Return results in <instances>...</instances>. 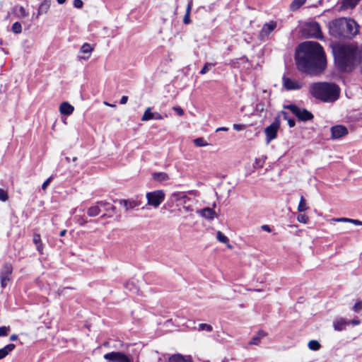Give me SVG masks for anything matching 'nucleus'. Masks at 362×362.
I'll return each instance as SVG.
<instances>
[{"instance_id": "obj_1", "label": "nucleus", "mask_w": 362, "mask_h": 362, "mask_svg": "<svg viewBox=\"0 0 362 362\" xmlns=\"http://www.w3.org/2000/svg\"><path fill=\"white\" fill-rule=\"evenodd\" d=\"M296 61L298 69L310 75H318L327 67L323 47L317 42L306 41L297 49Z\"/></svg>"}, {"instance_id": "obj_2", "label": "nucleus", "mask_w": 362, "mask_h": 362, "mask_svg": "<svg viewBox=\"0 0 362 362\" xmlns=\"http://www.w3.org/2000/svg\"><path fill=\"white\" fill-rule=\"evenodd\" d=\"M335 64L344 72L353 71L358 65L362 74V47L353 44L341 45L333 49Z\"/></svg>"}, {"instance_id": "obj_3", "label": "nucleus", "mask_w": 362, "mask_h": 362, "mask_svg": "<svg viewBox=\"0 0 362 362\" xmlns=\"http://www.w3.org/2000/svg\"><path fill=\"white\" fill-rule=\"evenodd\" d=\"M309 92L315 99L325 103H333L339 98L340 89L333 83L317 82L310 85Z\"/></svg>"}, {"instance_id": "obj_4", "label": "nucleus", "mask_w": 362, "mask_h": 362, "mask_svg": "<svg viewBox=\"0 0 362 362\" xmlns=\"http://www.w3.org/2000/svg\"><path fill=\"white\" fill-rule=\"evenodd\" d=\"M329 32L335 37L351 38L358 33V25L353 19L341 18L330 23Z\"/></svg>"}, {"instance_id": "obj_5", "label": "nucleus", "mask_w": 362, "mask_h": 362, "mask_svg": "<svg viewBox=\"0 0 362 362\" xmlns=\"http://www.w3.org/2000/svg\"><path fill=\"white\" fill-rule=\"evenodd\" d=\"M285 108L288 109L291 112L296 115V117L301 121H308L313 118V115L306 109H300L296 105H288L285 106Z\"/></svg>"}, {"instance_id": "obj_6", "label": "nucleus", "mask_w": 362, "mask_h": 362, "mask_svg": "<svg viewBox=\"0 0 362 362\" xmlns=\"http://www.w3.org/2000/svg\"><path fill=\"white\" fill-rule=\"evenodd\" d=\"M146 199L148 205L157 208L163 202L165 194L162 190L150 192L146 194Z\"/></svg>"}, {"instance_id": "obj_7", "label": "nucleus", "mask_w": 362, "mask_h": 362, "mask_svg": "<svg viewBox=\"0 0 362 362\" xmlns=\"http://www.w3.org/2000/svg\"><path fill=\"white\" fill-rule=\"evenodd\" d=\"M280 127V121L279 118H276L274 122L264 129L266 135L267 144L270 143L273 139L276 138L278 130Z\"/></svg>"}, {"instance_id": "obj_8", "label": "nucleus", "mask_w": 362, "mask_h": 362, "mask_svg": "<svg viewBox=\"0 0 362 362\" xmlns=\"http://www.w3.org/2000/svg\"><path fill=\"white\" fill-rule=\"evenodd\" d=\"M13 272L12 265L10 263H5L0 271L1 286L5 288L8 286L11 279Z\"/></svg>"}, {"instance_id": "obj_9", "label": "nucleus", "mask_w": 362, "mask_h": 362, "mask_svg": "<svg viewBox=\"0 0 362 362\" xmlns=\"http://www.w3.org/2000/svg\"><path fill=\"white\" fill-rule=\"evenodd\" d=\"M104 358L110 362H132V359L119 351H112L104 355Z\"/></svg>"}, {"instance_id": "obj_10", "label": "nucleus", "mask_w": 362, "mask_h": 362, "mask_svg": "<svg viewBox=\"0 0 362 362\" xmlns=\"http://www.w3.org/2000/svg\"><path fill=\"white\" fill-rule=\"evenodd\" d=\"M175 199L178 202V205L182 206L185 211H192V206L189 203L192 200L189 197L183 193H175L173 194Z\"/></svg>"}, {"instance_id": "obj_11", "label": "nucleus", "mask_w": 362, "mask_h": 362, "mask_svg": "<svg viewBox=\"0 0 362 362\" xmlns=\"http://www.w3.org/2000/svg\"><path fill=\"white\" fill-rule=\"evenodd\" d=\"M305 30L308 35L311 37L316 39H322L323 37L320 26L317 22H312L307 24Z\"/></svg>"}, {"instance_id": "obj_12", "label": "nucleus", "mask_w": 362, "mask_h": 362, "mask_svg": "<svg viewBox=\"0 0 362 362\" xmlns=\"http://www.w3.org/2000/svg\"><path fill=\"white\" fill-rule=\"evenodd\" d=\"M282 79L283 86L287 90H299L303 87L302 83L298 80L285 76H283Z\"/></svg>"}, {"instance_id": "obj_13", "label": "nucleus", "mask_w": 362, "mask_h": 362, "mask_svg": "<svg viewBox=\"0 0 362 362\" xmlns=\"http://www.w3.org/2000/svg\"><path fill=\"white\" fill-rule=\"evenodd\" d=\"M332 138L337 139L348 134L347 129L343 125H336L331 128Z\"/></svg>"}, {"instance_id": "obj_14", "label": "nucleus", "mask_w": 362, "mask_h": 362, "mask_svg": "<svg viewBox=\"0 0 362 362\" xmlns=\"http://www.w3.org/2000/svg\"><path fill=\"white\" fill-rule=\"evenodd\" d=\"M163 118L164 117L161 114H160L159 112H152L151 108L148 107L145 110V112L141 117V120L142 121H148L150 119L160 120V119H163Z\"/></svg>"}, {"instance_id": "obj_15", "label": "nucleus", "mask_w": 362, "mask_h": 362, "mask_svg": "<svg viewBox=\"0 0 362 362\" xmlns=\"http://www.w3.org/2000/svg\"><path fill=\"white\" fill-rule=\"evenodd\" d=\"M276 27V23L275 21H270L269 23H265L259 33V37L263 39L266 36H268Z\"/></svg>"}, {"instance_id": "obj_16", "label": "nucleus", "mask_w": 362, "mask_h": 362, "mask_svg": "<svg viewBox=\"0 0 362 362\" xmlns=\"http://www.w3.org/2000/svg\"><path fill=\"white\" fill-rule=\"evenodd\" d=\"M74 111V107L68 102H63L59 106V112L64 115H70Z\"/></svg>"}, {"instance_id": "obj_17", "label": "nucleus", "mask_w": 362, "mask_h": 362, "mask_svg": "<svg viewBox=\"0 0 362 362\" xmlns=\"http://www.w3.org/2000/svg\"><path fill=\"white\" fill-rule=\"evenodd\" d=\"M198 214H199L202 217L209 219L212 220L216 216V212L215 211L211 208H204L197 211Z\"/></svg>"}, {"instance_id": "obj_18", "label": "nucleus", "mask_w": 362, "mask_h": 362, "mask_svg": "<svg viewBox=\"0 0 362 362\" xmlns=\"http://www.w3.org/2000/svg\"><path fill=\"white\" fill-rule=\"evenodd\" d=\"M120 204H123L125 209L130 210L140 205V202L134 199H124L120 201Z\"/></svg>"}, {"instance_id": "obj_19", "label": "nucleus", "mask_w": 362, "mask_h": 362, "mask_svg": "<svg viewBox=\"0 0 362 362\" xmlns=\"http://www.w3.org/2000/svg\"><path fill=\"white\" fill-rule=\"evenodd\" d=\"M348 325H349V321H347L344 318L337 319L333 322L334 329L337 331H342Z\"/></svg>"}, {"instance_id": "obj_20", "label": "nucleus", "mask_w": 362, "mask_h": 362, "mask_svg": "<svg viewBox=\"0 0 362 362\" xmlns=\"http://www.w3.org/2000/svg\"><path fill=\"white\" fill-rule=\"evenodd\" d=\"M16 348V345L13 344H8L4 348L0 349V360L7 356L12 351Z\"/></svg>"}, {"instance_id": "obj_21", "label": "nucleus", "mask_w": 362, "mask_h": 362, "mask_svg": "<svg viewBox=\"0 0 362 362\" xmlns=\"http://www.w3.org/2000/svg\"><path fill=\"white\" fill-rule=\"evenodd\" d=\"M33 243L36 245V249L39 252L40 255L43 254V244L41 240L40 235L38 233H35L33 235Z\"/></svg>"}, {"instance_id": "obj_22", "label": "nucleus", "mask_w": 362, "mask_h": 362, "mask_svg": "<svg viewBox=\"0 0 362 362\" xmlns=\"http://www.w3.org/2000/svg\"><path fill=\"white\" fill-rule=\"evenodd\" d=\"M50 5L51 0H44L39 6L37 17L42 15V13H46L50 7Z\"/></svg>"}, {"instance_id": "obj_23", "label": "nucleus", "mask_w": 362, "mask_h": 362, "mask_svg": "<svg viewBox=\"0 0 362 362\" xmlns=\"http://www.w3.org/2000/svg\"><path fill=\"white\" fill-rule=\"evenodd\" d=\"M92 50H93V47L90 46V45H89L88 43H84L81 46L80 51L82 53L87 54L88 56L80 57V58L83 59H88L89 58V55L91 53Z\"/></svg>"}, {"instance_id": "obj_24", "label": "nucleus", "mask_w": 362, "mask_h": 362, "mask_svg": "<svg viewBox=\"0 0 362 362\" xmlns=\"http://www.w3.org/2000/svg\"><path fill=\"white\" fill-rule=\"evenodd\" d=\"M169 362H192L189 358H185L180 354L174 355L169 358Z\"/></svg>"}, {"instance_id": "obj_25", "label": "nucleus", "mask_w": 362, "mask_h": 362, "mask_svg": "<svg viewBox=\"0 0 362 362\" xmlns=\"http://www.w3.org/2000/svg\"><path fill=\"white\" fill-rule=\"evenodd\" d=\"M100 213V209L98 204L92 206L88 209L87 214L90 217H95Z\"/></svg>"}, {"instance_id": "obj_26", "label": "nucleus", "mask_w": 362, "mask_h": 362, "mask_svg": "<svg viewBox=\"0 0 362 362\" xmlns=\"http://www.w3.org/2000/svg\"><path fill=\"white\" fill-rule=\"evenodd\" d=\"M153 177L155 180L158 182L165 181L169 179V176L165 173H154Z\"/></svg>"}, {"instance_id": "obj_27", "label": "nucleus", "mask_w": 362, "mask_h": 362, "mask_svg": "<svg viewBox=\"0 0 362 362\" xmlns=\"http://www.w3.org/2000/svg\"><path fill=\"white\" fill-rule=\"evenodd\" d=\"M360 1L361 0H343L342 6L345 8H352L355 7Z\"/></svg>"}, {"instance_id": "obj_28", "label": "nucleus", "mask_w": 362, "mask_h": 362, "mask_svg": "<svg viewBox=\"0 0 362 362\" xmlns=\"http://www.w3.org/2000/svg\"><path fill=\"white\" fill-rule=\"evenodd\" d=\"M305 1L306 0H293L291 4L290 8L292 11H296L302 6Z\"/></svg>"}, {"instance_id": "obj_29", "label": "nucleus", "mask_w": 362, "mask_h": 362, "mask_svg": "<svg viewBox=\"0 0 362 362\" xmlns=\"http://www.w3.org/2000/svg\"><path fill=\"white\" fill-rule=\"evenodd\" d=\"M306 201L304 199L303 196L300 197V202L298 206V211L299 212H303L305 211L308 209Z\"/></svg>"}, {"instance_id": "obj_30", "label": "nucleus", "mask_w": 362, "mask_h": 362, "mask_svg": "<svg viewBox=\"0 0 362 362\" xmlns=\"http://www.w3.org/2000/svg\"><path fill=\"white\" fill-rule=\"evenodd\" d=\"M281 113H282L284 119H285L288 122V126L290 127H293L296 125L295 120L289 117L288 112L282 111Z\"/></svg>"}, {"instance_id": "obj_31", "label": "nucleus", "mask_w": 362, "mask_h": 362, "mask_svg": "<svg viewBox=\"0 0 362 362\" xmlns=\"http://www.w3.org/2000/svg\"><path fill=\"white\" fill-rule=\"evenodd\" d=\"M308 347L313 351H317L320 349V344L316 340H311L308 342Z\"/></svg>"}, {"instance_id": "obj_32", "label": "nucleus", "mask_w": 362, "mask_h": 362, "mask_svg": "<svg viewBox=\"0 0 362 362\" xmlns=\"http://www.w3.org/2000/svg\"><path fill=\"white\" fill-rule=\"evenodd\" d=\"M215 65H216V64L206 62L204 64V66H203V68L201 69V71H199V74L202 75L206 74L210 70V69L211 67L214 66Z\"/></svg>"}, {"instance_id": "obj_33", "label": "nucleus", "mask_w": 362, "mask_h": 362, "mask_svg": "<svg viewBox=\"0 0 362 362\" xmlns=\"http://www.w3.org/2000/svg\"><path fill=\"white\" fill-rule=\"evenodd\" d=\"M97 204H98L99 207L103 206L105 208L106 211H108L110 209L114 211L115 207L112 205H110V204L105 201H100L97 202Z\"/></svg>"}, {"instance_id": "obj_34", "label": "nucleus", "mask_w": 362, "mask_h": 362, "mask_svg": "<svg viewBox=\"0 0 362 362\" xmlns=\"http://www.w3.org/2000/svg\"><path fill=\"white\" fill-rule=\"evenodd\" d=\"M11 30L16 34L21 33L22 31V26L19 22H16L11 27Z\"/></svg>"}, {"instance_id": "obj_35", "label": "nucleus", "mask_w": 362, "mask_h": 362, "mask_svg": "<svg viewBox=\"0 0 362 362\" xmlns=\"http://www.w3.org/2000/svg\"><path fill=\"white\" fill-rule=\"evenodd\" d=\"M213 329L212 327L210 325L202 323L199 325L198 330L199 331H206V332H211Z\"/></svg>"}, {"instance_id": "obj_36", "label": "nucleus", "mask_w": 362, "mask_h": 362, "mask_svg": "<svg viewBox=\"0 0 362 362\" xmlns=\"http://www.w3.org/2000/svg\"><path fill=\"white\" fill-rule=\"evenodd\" d=\"M194 144L197 146H206L208 145V143L202 137L200 138H197L196 139L194 140Z\"/></svg>"}, {"instance_id": "obj_37", "label": "nucleus", "mask_w": 362, "mask_h": 362, "mask_svg": "<svg viewBox=\"0 0 362 362\" xmlns=\"http://www.w3.org/2000/svg\"><path fill=\"white\" fill-rule=\"evenodd\" d=\"M216 237H217V239L218 240V241H220L221 243H226L228 242V238L224 234H223L221 231L217 232Z\"/></svg>"}, {"instance_id": "obj_38", "label": "nucleus", "mask_w": 362, "mask_h": 362, "mask_svg": "<svg viewBox=\"0 0 362 362\" xmlns=\"http://www.w3.org/2000/svg\"><path fill=\"white\" fill-rule=\"evenodd\" d=\"M74 218L76 219V222L81 226H83L88 222L84 216L76 215L75 216Z\"/></svg>"}, {"instance_id": "obj_39", "label": "nucleus", "mask_w": 362, "mask_h": 362, "mask_svg": "<svg viewBox=\"0 0 362 362\" xmlns=\"http://www.w3.org/2000/svg\"><path fill=\"white\" fill-rule=\"evenodd\" d=\"M8 199V195L6 190L0 189V201L6 202Z\"/></svg>"}, {"instance_id": "obj_40", "label": "nucleus", "mask_w": 362, "mask_h": 362, "mask_svg": "<svg viewBox=\"0 0 362 362\" xmlns=\"http://www.w3.org/2000/svg\"><path fill=\"white\" fill-rule=\"evenodd\" d=\"M297 220L300 223H307L308 222V217L305 214H300L297 216Z\"/></svg>"}, {"instance_id": "obj_41", "label": "nucleus", "mask_w": 362, "mask_h": 362, "mask_svg": "<svg viewBox=\"0 0 362 362\" xmlns=\"http://www.w3.org/2000/svg\"><path fill=\"white\" fill-rule=\"evenodd\" d=\"M9 331H10L9 327H5V326L0 327V337L7 336Z\"/></svg>"}, {"instance_id": "obj_42", "label": "nucleus", "mask_w": 362, "mask_h": 362, "mask_svg": "<svg viewBox=\"0 0 362 362\" xmlns=\"http://www.w3.org/2000/svg\"><path fill=\"white\" fill-rule=\"evenodd\" d=\"M353 310L356 313H358L360 310H362V301L358 300L357 301L355 305L353 307Z\"/></svg>"}, {"instance_id": "obj_43", "label": "nucleus", "mask_w": 362, "mask_h": 362, "mask_svg": "<svg viewBox=\"0 0 362 362\" xmlns=\"http://www.w3.org/2000/svg\"><path fill=\"white\" fill-rule=\"evenodd\" d=\"M332 221H335V222L350 223L351 218H333Z\"/></svg>"}, {"instance_id": "obj_44", "label": "nucleus", "mask_w": 362, "mask_h": 362, "mask_svg": "<svg viewBox=\"0 0 362 362\" xmlns=\"http://www.w3.org/2000/svg\"><path fill=\"white\" fill-rule=\"evenodd\" d=\"M52 176H50L49 177H48L42 184V189L43 190H45L47 186L49 185L50 182L52 180Z\"/></svg>"}, {"instance_id": "obj_45", "label": "nucleus", "mask_w": 362, "mask_h": 362, "mask_svg": "<svg viewBox=\"0 0 362 362\" xmlns=\"http://www.w3.org/2000/svg\"><path fill=\"white\" fill-rule=\"evenodd\" d=\"M83 1L81 0H74V6L77 8H81L83 6Z\"/></svg>"}, {"instance_id": "obj_46", "label": "nucleus", "mask_w": 362, "mask_h": 362, "mask_svg": "<svg viewBox=\"0 0 362 362\" xmlns=\"http://www.w3.org/2000/svg\"><path fill=\"white\" fill-rule=\"evenodd\" d=\"M190 21H191L190 13H185V15L184 16V18H183V23L185 24H189L190 23Z\"/></svg>"}, {"instance_id": "obj_47", "label": "nucleus", "mask_w": 362, "mask_h": 362, "mask_svg": "<svg viewBox=\"0 0 362 362\" xmlns=\"http://www.w3.org/2000/svg\"><path fill=\"white\" fill-rule=\"evenodd\" d=\"M256 110L258 112H263L264 110V104L259 103L256 105Z\"/></svg>"}, {"instance_id": "obj_48", "label": "nucleus", "mask_w": 362, "mask_h": 362, "mask_svg": "<svg viewBox=\"0 0 362 362\" xmlns=\"http://www.w3.org/2000/svg\"><path fill=\"white\" fill-rule=\"evenodd\" d=\"M244 124H234L233 128L236 131H241L245 128Z\"/></svg>"}, {"instance_id": "obj_49", "label": "nucleus", "mask_w": 362, "mask_h": 362, "mask_svg": "<svg viewBox=\"0 0 362 362\" xmlns=\"http://www.w3.org/2000/svg\"><path fill=\"white\" fill-rule=\"evenodd\" d=\"M259 341H260V337H257H257H254L252 339V340H251L250 344H254V345H257L259 344Z\"/></svg>"}, {"instance_id": "obj_50", "label": "nucleus", "mask_w": 362, "mask_h": 362, "mask_svg": "<svg viewBox=\"0 0 362 362\" xmlns=\"http://www.w3.org/2000/svg\"><path fill=\"white\" fill-rule=\"evenodd\" d=\"M173 110L177 113L178 115L182 116L184 115V111L180 107H174Z\"/></svg>"}, {"instance_id": "obj_51", "label": "nucleus", "mask_w": 362, "mask_h": 362, "mask_svg": "<svg viewBox=\"0 0 362 362\" xmlns=\"http://www.w3.org/2000/svg\"><path fill=\"white\" fill-rule=\"evenodd\" d=\"M19 12L23 17L28 16V13L26 12L25 9L23 6L19 7Z\"/></svg>"}, {"instance_id": "obj_52", "label": "nucleus", "mask_w": 362, "mask_h": 362, "mask_svg": "<svg viewBox=\"0 0 362 362\" xmlns=\"http://www.w3.org/2000/svg\"><path fill=\"white\" fill-rule=\"evenodd\" d=\"M192 5H193L192 0H189L187 6V9H186V13H190Z\"/></svg>"}, {"instance_id": "obj_53", "label": "nucleus", "mask_w": 362, "mask_h": 362, "mask_svg": "<svg viewBox=\"0 0 362 362\" xmlns=\"http://www.w3.org/2000/svg\"><path fill=\"white\" fill-rule=\"evenodd\" d=\"M350 223H351L356 226H362V221L357 220V219L351 218Z\"/></svg>"}, {"instance_id": "obj_54", "label": "nucleus", "mask_w": 362, "mask_h": 362, "mask_svg": "<svg viewBox=\"0 0 362 362\" xmlns=\"http://www.w3.org/2000/svg\"><path fill=\"white\" fill-rule=\"evenodd\" d=\"M127 101H128V97L126 95H123L122 97V98L120 99V104L124 105L127 103Z\"/></svg>"}, {"instance_id": "obj_55", "label": "nucleus", "mask_w": 362, "mask_h": 362, "mask_svg": "<svg viewBox=\"0 0 362 362\" xmlns=\"http://www.w3.org/2000/svg\"><path fill=\"white\" fill-rule=\"evenodd\" d=\"M360 320L358 319H354L349 323H351L353 325H358L360 324Z\"/></svg>"}, {"instance_id": "obj_56", "label": "nucleus", "mask_w": 362, "mask_h": 362, "mask_svg": "<svg viewBox=\"0 0 362 362\" xmlns=\"http://www.w3.org/2000/svg\"><path fill=\"white\" fill-rule=\"evenodd\" d=\"M262 229L263 230H265V231H267V232H270L271 231L270 227L268 225H263L262 226Z\"/></svg>"}, {"instance_id": "obj_57", "label": "nucleus", "mask_w": 362, "mask_h": 362, "mask_svg": "<svg viewBox=\"0 0 362 362\" xmlns=\"http://www.w3.org/2000/svg\"><path fill=\"white\" fill-rule=\"evenodd\" d=\"M265 335H266V333L264 331H259L258 332L257 337H259L261 339V338L264 337Z\"/></svg>"}, {"instance_id": "obj_58", "label": "nucleus", "mask_w": 362, "mask_h": 362, "mask_svg": "<svg viewBox=\"0 0 362 362\" xmlns=\"http://www.w3.org/2000/svg\"><path fill=\"white\" fill-rule=\"evenodd\" d=\"M17 339H18V335L17 334H12L10 337V340L11 341H16Z\"/></svg>"}, {"instance_id": "obj_59", "label": "nucleus", "mask_w": 362, "mask_h": 362, "mask_svg": "<svg viewBox=\"0 0 362 362\" xmlns=\"http://www.w3.org/2000/svg\"><path fill=\"white\" fill-rule=\"evenodd\" d=\"M228 127H219L216 129V132H219V131H228Z\"/></svg>"}, {"instance_id": "obj_60", "label": "nucleus", "mask_w": 362, "mask_h": 362, "mask_svg": "<svg viewBox=\"0 0 362 362\" xmlns=\"http://www.w3.org/2000/svg\"><path fill=\"white\" fill-rule=\"evenodd\" d=\"M66 233V229H64V230H62V231L60 232L59 235H60L61 237H62V236H64Z\"/></svg>"}, {"instance_id": "obj_61", "label": "nucleus", "mask_w": 362, "mask_h": 362, "mask_svg": "<svg viewBox=\"0 0 362 362\" xmlns=\"http://www.w3.org/2000/svg\"><path fill=\"white\" fill-rule=\"evenodd\" d=\"M58 4H63L64 3L66 2V0H57Z\"/></svg>"}, {"instance_id": "obj_62", "label": "nucleus", "mask_w": 362, "mask_h": 362, "mask_svg": "<svg viewBox=\"0 0 362 362\" xmlns=\"http://www.w3.org/2000/svg\"><path fill=\"white\" fill-rule=\"evenodd\" d=\"M76 160H77V158H76V157H74V158H73V159H72V160H73L74 162V161H76Z\"/></svg>"}, {"instance_id": "obj_63", "label": "nucleus", "mask_w": 362, "mask_h": 362, "mask_svg": "<svg viewBox=\"0 0 362 362\" xmlns=\"http://www.w3.org/2000/svg\"><path fill=\"white\" fill-rule=\"evenodd\" d=\"M105 104L107 105H110V106L111 105L108 103H106V102H105Z\"/></svg>"}, {"instance_id": "obj_64", "label": "nucleus", "mask_w": 362, "mask_h": 362, "mask_svg": "<svg viewBox=\"0 0 362 362\" xmlns=\"http://www.w3.org/2000/svg\"><path fill=\"white\" fill-rule=\"evenodd\" d=\"M66 160H69V158L68 157L66 158Z\"/></svg>"}]
</instances>
